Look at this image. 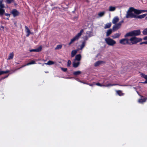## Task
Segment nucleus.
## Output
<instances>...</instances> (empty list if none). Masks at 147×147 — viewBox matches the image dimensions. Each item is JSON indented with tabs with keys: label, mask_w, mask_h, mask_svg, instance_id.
I'll list each match as a JSON object with an SVG mask.
<instances>
[{
	"label": "nucleus",
	"mask_w": 147,
	"mask_h": 147,
	"mask_svg": "<svg viewBox=\"0 0 147 147\" xmlns=\"http://www.w3.org/2000/svg\"><path fill=\"white\" fill-rule=\"evenodd\" d=\"M84 32L83 29L81 30L80 32L78 33L75 37L71 39V41L73 43L75 41L77 40L81 36Z\"/></svg>",
	"instance_id": "5"
},
{
	"label": "nucleus",
	"mask_w": 147,
	"mask_h": 147,
	"mask_svg": "<svg viewBox=\"0 0 147 147\" xmlns=\"http://www.w3.org/2000/svg\"><path fill=\"white\" fill-rule=\"evenodd\" d=\"M71 62L70 60H69L67 62V66L68 67H70L71 64Z\"/></svg>",
	"instance_id": "38"
},
{
	"label": "nucleus",
	"mask_w": 147,
	"mask_h": 147,
	"mask_svg": "<svg viewBox=\"0 0 147 147\" xmlns=\"http://www.w3.org/2000/svg\"><path fill=\"white\" fill-rule=\"evenodd\" d=\"M67 78V79H68V78Z\"/></svg>",
	"instance_id": "53"
},
{
	"label": "nucleus",
	"mask_w": 147,
	"mask_h": 147,
	"mask_svg": "<svg viewBox=\"0 0 147 147\" xmlns=\"http://www.w3.org/2000/svg\"><path fill=\"white\" fill-rule=\"evenodd\" d=\"M9 72V71L8 70H7L5 71H0V75H1V74H4L7 73Z\"/></svg>",
	"instance_id": "32"
},
{
	"label": "nucleus",
	"mask_w": 147,
	"mask_h": 147,
	"mask_svg": "<svg viewBox=\"0 0 147 147\" xmlns=\"http://www.w3.org/2000/svg\"><path fill=\"white\" fill-rule=\"evenodd\" d=\"M62 47V45H57V47L55 48V49H61Z\"/></svg>",
	"instance_id": "36"
},
{
	"label": "nucleus",
	"mask_w": 147,
	"mask_h": 147,
	"mask_svg": "<svg viewBox=\"0 0 147 147\" xmlns=\"http://www.w3.org/2000/svg\"><path fill=\"white\" fill-rule=\"evenodd\" d=\"M76 80L79 82H82L79 80L78 79H76Z\"/></svg>",
	"instance_id": "47"
},
{
	"label": "nucleus",
	"mask_w": 147,
	"mask_h": 147,
	"mask_svg": "<svg viewBox=\"0 0 147 147\" xmlns=\"http://www.w3.org/2000/svg\"><path fill=\"white\" fill-rule=\"evenodd\" d=\"M143 39L144 40H147V36L144 37L143 38Z\"/></svg>",
	"instance_id": "45"
},
{
	"label": "nucleus",
	"mask_w": 147,
	"mask_h": 147,
	"mask_svg": "<svg viewBox=\"0 0 147 147\" xmlns=\"http://www.w3.org/2000/svg\"><path fill=\"white\" fill-rule=\"evenodd\" d=\"M140 75L142 77L144 78L146 80H147V75H145L142 73H141Z\"/></svg>",
	"instance_id": "27"
},
{
	"label": "nucleus",
	"mask_w": 147,
	"mask_h": 147,
	"mask_svg": "<svg viewBox=\"0 0 147 147\" xmlns=\"http://www.w3.org/2000/svg\"><path fill=\"white\" fill-rule=\"evenodd\" d=\"M145 12H147V10H145Z\"/></svg>",
	"instance_id": "50"
},
{
	"label": "nucleus",
	"mask_w": 147,
	"mask_h": 147,
	"mask_svg": "<svg viewBox=\"0 0 147 147\" xmlns=\"http://www.w3.org/2000/svg\"><path fill=\"white\" fill-rule=\"evenodd\" d=\"M80 62L79 61L76 62V61H74L73 62V67H77L80 65Z\"/></svg>",
	"instance_id": "13"
},
{
	"label": "nucleus",
	"mask_w": 147,
	"mask_h": 147,
	"mask_svg": "<svg viewBox=\"0 0 147 147\" xmlns=\"http://www.w3.org/2000/svg\"><path fill=\"white\" fill-rule=\"evenodd\" d=\"M48 72H46V73H48Z\"/></svg>",
	"instance_id": "54"
},
{
	"label": "nucleus",
	"mask_w": 147,
	"mask_h": 147,
	"mask_svg": "<svg viewBox=\"0 0 147 147\" xmlns=\"http://www.w3.org/2000/svg\"><path fill=\"white\" fill-rule=\"evenodd\" d=\"M143 44H147V41H145V42H141L140 43V45H142Z\"/></svg>",
	"instance_id": "40"
},
{
	"label": "nucleus",
	"mask_w": 147,
	"mask_h": 147,
	"mask_svg": "<svg viewBox=\"0 0 147 147\" xmlns=\"http://www.w3.org/2000/svg\"><path fill=\"white\" fill-rule=\"evenodd\" d=\"M124 22V21L123 20H121L120 22H119V23L120 24V25H121L122 23H123Z\"/></svg>",
	"instance_id": "42"
},
{
	"label": "nucleus",
	"mask_w": 147,
	"mask_h": 147,
	"mask_svg": "<svg viewBox=\"0 0 147 147\" xmlns=\"http://www.w3.org/2000/svg\"><path fill=\"white\" fill-rule=\"evenodd\" d=\"M5 15L6 16L9 17L10 14L8 13H5Z\"/></svg>",
	"instance_id": "44"
},
{
	"label": "nucleus",
	"mask_w": 147,
	"mask_h": 147,
	"mask_svg": "<svg viewBox=\"0 0 147 147\" xmlns=\"http://www.w3.org/2000/svg\"><path fill=\"white\" fill-rule=\"evenodd\" d=\"M112 30L111 29H110L108 30L106 32V36H108L110 35L112 33Z\"/></svg>",
	"instance_id": "19"
},
{
	"label": "nucleus",
	"mask_w": 147,
	"mask_h": 147,
	"mask_svg": "<svg viewBox=\"0 0 147 147\" xmlns=\"http://www.w3.org/2000/svg\"><path fill=\"white\" fill-rule=\"evenodd\" d=\"M115 24L113 27V30L116 31L121 27V25H120V24L118 23Z\"/></svg>",
	"instance_id": "8"
},
{
	"label": "nucleus",
	"mask_w": 147,
	"mask_h": 147,
	"mask_svg": "<svg viewBox=\"0 0 147 147\" xmlns=\"http://www.w3.org/2000/svg\"><path fill=\"white\" fill-rule=\"evenodd\" d=\"M95 84L98 86H104V87H110L113 86H115L116 85H118V84H107L106 83L104 82L103 84H101L99 83H96Z\"/></svg>",
	"instance_id": "7"
},
{
	"label": "nucleus",
	"mask_w": 147,
	"mask_h": 147,
	"mask_svg": "<svg viewBox=\"0 0 147 147\" xmlns=\"http://www.w3.org/2000/svg\"><path fill=\"white\" fill-rule=\"evenodd\" d=\"M119 17L117 16H115L113 19L112 23L113 24H115L119 21Z\"/></svg>",
	"instance_id": "14"
},
{
	"label": "nucleus",
	"mask_w": 147,
	"mask_h": 147,
	"mask_svg": "<svg viewBox=\"0 0 147 147\" xmlns=\"http://www.w3.org/2000/svg\"><path fill=\"white\" fill-rule=\"evenodd\" d=\"M105 14L104 12H100L98 13V16L99 17H101L103 16Z\"/></svg>",
	"instance_id": "31"
},
{
	"label": "nucleus",
	"mask_w": 147,
	"mask_h": 147,
	"mask_svg": "<svg viewBox=\"0 0 147 147\" xmlns=\"http://www.w3.org/2000/svg\"><path fill=\"white\" fill-rule=\"evenodd\" d=\"M146 100H147V97L142 96L141 98L138 100V102L141 104H143L146 102Z\"/></svg>",
	"instance_id": "9"
},
{
	"label": "nucleus",
	"mask_w": 147,
	"mask_h": 147,
	"mask_svg": "<svg viewBox=\"0 0 147 147\" xmlns=\"http://www.w3.org/2000/svg\"><path fill=\"white\" fill-rule=\"evenodd\" d=\"M105 40L107 44L110 46H113L116 44V42L110 37L105 38Z\"/></svg>",
	"instance_id": "4"
},
{
	"label": "nucleus",
	"mask_w": 147,
	"mask_h": 147,
	"mask_svg": "<svg viewBox=\"0 0 147 147\" xmlns=\"http://www.w3.org/2000/svg\"><path fill=\"white\" fill-rule=\"evenodd\" d=\"M81 59V55L80 54H78L75 57V59L74 61H79Z\"/></svg>",
	"instance_id": "16"
},
{
	"label": "nucleus",
	"mask_w": 147,
	"mask_h": 147,
	"mask_svg": "<svg viewBox=\"0 0 147 147\" xmlns=\"http://www.w3.org/2000/svg\"><path fill=\"white\" fill-rule=\"evenodd\" d=\"M13 57V52L11 53H9L8 59L10 60L12 59Z\"/></svg>",
	"instance_id": "23"
},
{
	"label": "nucleus",
	"mask_w": 147,
	"mask_h": 147,
	"mask_svg": "<svg viewBox=\"0 0 147 147\" xmlns=\"http://www.w3.org/2000/svg\"><path fill=\"white\" fill-rule=\"evenodd\" d=\"M146 18H147V16L146 17Z\"/></svg>",
	"instance_id": "55"
},
{
	"label": "nucleus",
	"mask_w": 147,
	"mask_h": 147,
	"mask_svg": "<svg viewBox=\"0 0 147 147\" xmlns=\"http://www.w3.org/2000/svg\"><path fill=\"white\" fill-rule=\"evenodd\" d=\"M82 83H83L84 84H88V83H85V82H82Z\"/></svg>",
	"instance_id": "49"
},
{
	"label": "nucleus",
	"mask_w": 147,
	"mask_h": 147,
	"mask_svg": "<svg viewBox=\"0 0 147 147\" xmlns=\"http://www.w3.org/2000/svg\"><path fill=\"white\" fill-rule=\"evenodd\" d=\"M116 9V7L113 6H110L109 7V11H114Z\"/></svg>",
	"instance_id": "24"
},
{
	"label": "nucleus",
	"mask_w": 147,
	"mask_h": 147,
	"mask_svg": "<svg viewBox=\"0 0 147 147\" xmlns=\"http://www.w3.org/2000/svg\"><path fill=\"white\" fill-rule=\"evenodd\" d=\"M138 14H139L140 13H142V12H145V10H140L138 9Z\"/></svg>",
	"instance_id": "37"
},
{
	"label": "nucleus",
	"mask_w": 147,
	"mask_h": 147,
	"mask_svg": "<svg viewBox=\"0 0 147 147\" xmlns=\"http://www.w3.org/2000/svg\"><path fill=\"white\" fill-rule=\"evenodd\" d=\"M30 52H33V51H34V52H36V49H32V50H31L30 51Z\"/></svg>",
	"instance_id": "43"
},
{
	"label": "nucleus",
	"mask_w": 147,
	"mask_h": 147,
	"mask_svg": "<svg viewBox=\"0 0 147 147\" xmlns=\"http://www.w3.org/2000/svg\"><path fill=\"white\" fill-rule=\"evenodd\" d=\"M111 25V22L109 23H107L106 24H105L104 26V28L107 29L109 28Z\"/></svg>",
	"instance_id": "18"
},
{
	"label": "nucleus",
	"mask_w": 147,
	"mask_h": 147,
	"mask_svg": "<svg viewBox=\"0 0 147 147\" xmlns=\"http://www.w3.org/2000/svg\"><path fill=\"white\" fill-rule=\"evenodd\" d=\"M25 31L26 33V36L27 37L29 36L31 34L30 30H29L28 28L26 26H25Z\"/></svg>",
	"instance_id": "11"
},
{
	"label": "nucleus",
	"mask_w": 147,
	"mask_h": 147,
	"mask_svg": "<svg viewBox=\"0 0 147 147\" xmlns=\"http://www.w3.org/2000/svg\"><path fill=\"white\" fill-rule=\"evenodd\" d=\"M54 63L53 61H49L47 63H45L44 64H42V65L43 66L44 64L47 65H53Z\"/></svg>",
	"instance_id": "20"
},
{
	"label": "nucleus",
	"mask_w": 147,
	"mask_h": 147,
	"mask_svg": "<svg viewBox=\"0 0 147 147\" xmlns=\"http://www.w3.org/2000/svg\"><path fill=\"white\" fill-rule=\"evenodd\" d=\"M11 13L13 15L14 17L18 16L19 14V12L15 9H13Z\"/></svg>",
	"instance_id": "10"
},
{
	"label": "nucleus",
	"mask_w": 147,
	"mask_h": 147,
	"mask_svg": "<svg viewBox=\"0 0 147 147\" xmlns=\"http://www.w3.org/2000/svg\"><path fill=\"white\" fill-rule=\"evenodd\" d=\"M85 42H82L81 45L80 46V50H82L83 49V48L84 47V46H85Z\"/></svg>",
	"instance_id": "33"
},
{
	"label": "nucleus",
	"mask_w": 147,
	"mask_h": 147,
	"mask_svg": "<svg viewBox=\"0 0 147 147\" xmlns=\"http://www.w3.org/2000/svg\"><path fill=\"white\" fill-rule=\"evenodd\" d=\"M16 63L17 64H19V63Z\"/></svg>",
	"instance_id": "52"
},
{
	"label": "nucleus",
	"mask_w": 147,
	"mask_h": 147,
	"mask_svg": "<svg viewBox=\"0 0 147 147\" xmlns=\"http://www.w3.org/2000/svg\"><path fill=\"white\" fill-rule=\"evenodd\" d=\"M81 71H76L73 72V74L75 76H77L78 75H79L80 74H81Z\"/></svg>",
	"instance_id": "26"
},
{
	"label": "nucleus",
	"mask_w": 147,
	"mask_h": 147,
	"mask_svg": "<svg viewBox=\"0 0 147 147\" xmlns=\"http://www.w3.org/2000/svg\"><path fill=\"white\" fill-rule=\"evenodd\" d=\"M87 84L89 85L90 86H92L93 85H95V83H94L93 84H89L88 83Z\"/></svg>",
	"instance_id": "41"
},
{
	"label": "nucleus",
	"mask_w": 147,
	"mask_h": 147,
	"mask_svg": "<svg viewBox=\"0 0 147 147\" xmlns=\"http://www.w3.org/2000/svg\"><path fill=\"white\" fill-rule=\"evenodd\" d=\"M36 64V63H35V61H32L31 62H30L27 63L25 65H24L20 67L18 69H20L21 68H22V67H25V66H26V65H30L33 64Z\"/></svg>",
	"instance_id": "15"
},
{
	"label": "nucleus",
	"mask_w": 147,
	"mask_h": 147,
	"mask_svg": "<svg viewBox=\"0 0 147 147\" xmlns=\"http://www.w3.org/2000/svg\"><path fill=\"white\" fill-rule=\"evenodd\" d=\"M117 93L120 96H121L123 95V93L120 90L117 91Z\"/></svg>",
	"instance_id": "34"
},
{
	"label": "nucleus",
	"mask_w": 147,
	"mask_h": 147,
	"mask_svg": "<svg viewBox=\"0 0 147 147\" xmlns=\"http://www.w3.org/2000/svg\"><path fill=\"white\" fill-rule=\"evenodd\" d=\"M142 40V39L141 38H138L136 37H132L129 39V45H131L136 44Z\"/></svg>",
	"instance_id": "3"
},
{
	"label": "nucleus",
	"mask_w": 147,
	"mask_h": 147,
	"mask_svg": "<svg viewBox=\"0 0 147 147\" xmlns=\"http://www.w3.org/2000/svg\"><path fill=\"white\" fill-rule=\"evenodd\" d=\"M121 86H126V85H120Z\"/></svg>",
	"instance_id": "51"
},
{
	"label": "nucleus",
	"mask_w": 147,
	"mask_h": 147,
	"mask_svg": "<svg viewBox=\"0 0 147 147\" xmlns=\"http://www.w3.org/2000/svg\"><path fill=\"white\" fill-rule=\"evenodd\" d=\"M143 84L147 83V80H146L144 82H142Z\"/></svg>",
	"instance_id": "46"
},
{
	"label": "nucleus",
	"mask_w": 147,
	"mask_h": 147,
	"mask_svg": "<svg viewBox=\"0 0 147 147\" xmlns=\"http://www.w3.org/2000/svg\"><path fill=\"white\" fill-rule=\"evenodd\" d=\"M138 9H134L133 7L129 8L127 10L126 15V18H134L136 17V14H138Z\"/></svg>",
	"instance_id": "1"
},
{
	"label": "nucleus",
	"mask_w": 147,
	"mask_h": 147,
	"mask_svg": "<svg viewBox=\"0 0 147 147\" xmlns=\"http://www.w3.org/2000/svg\"><path fill=\"white\" fill-rule=\"evenodd\" d=\"M42 49V46H40L39 47L36 49V52H40L41 50Z\"/></svg>",
	"instance_id": "30"
},
{
	"label": "nucleus",
	"mask_w": 147,
	"mask_h": 147,
	"mask_svg": "<svg viewBox=\"0 0 147 147\" xmlns=\"http://www.w3.org/2000/svg\"><path fill=\"white\" fill-rule=\"evenodd\" d=\"M127 37L120 40H119L120 43L123 45H129V38Z\"/></svg>",
	"instance_id": "6"
},
{
	"label": "nucleus",
	"mask_w": 147,
	"mask_h": 147,
	"mask_svg": "<svg viewBox=\"0 0 147 147\" xmlns=\"http://www.w3.org/2000/svg\"><path fill=\"white\" fill-rule=\"evenodd\" d=\"M3 0H0V8H4L5 7L4 5L2 3Z\"/></svg>",
	"instance_id": "25"
},
{
	"label": "nucleus",
	"mask_w": 147,
	"mask_h": 147,
	"mask_svg": "<svg viewBox=\"0 0 147 147\" xmlns=\"http://www.w3.org/2000/svg\"><path fill=\"white\" fill-rule=\"evenodd\" d=\"M142 33L144 35H147V28L144 30Z\"/></svg>",
	"instance_id": "35"
},
{
	"label": "nucleus",
	"mask_w": 147,
	"mask_h": 147,
	"mask_svg": "<svg viewBox=\"0 0 147 147\" xmlns=\"http://www.w3.org/2000/svg\"><path fill=\"white\" fill-rule=\"evenodd\" d=\"M147 15V13H145L143 15H140L139 16H137L136 15V17L139 19H142L144 18Z\"/></svg>",
	"instance_id": "17"
},
{
	"label": "nucleus",
	"mask_w": 147,
	"mask_h": 147,
	"mask_svg": "<svg viewBox=\"0 0 147 147\" xmlns=\"http://www.w3.org/2000/svg\"><path fill=\"white\" fill-rule=\"evenodd\" d=\"M121 34V33H118L114 34L111 36L112 38L113 39H116L119 38Z\"/></svg>",
	"instance_id": "12"
},
{
	"label": "nucleus",
	"mask_w": 147,
	"mask_h": 147,
	"mask_svg": "<svg viewBox=\"0 0 147 147\" xmlns=\"http://www.w3.org/2000/svg\"><path fill=\"white\" fill-rule=\"evenodd\" d=\"M103 63V62L102 61H98L95 63L94 65L95 66H97Z\"/></svg>",
	"instance_id": "22"
},
{
	"label": "nucleus",
	"mask_w": 147,
	"mask_h": 147,
	"mask_svg": "<svg viewBox=\"0 0 147 147\" xmlns=\"http://www.w3.org/2000/svg\"><path fill=\"white\" fill-rule=\"evenodd\" d=\"M61 70L64 71H66L67 70V69L66 68H61Z\"/></svg>",
	"instance_id": "39"
},
{
	"label": "nucleus",
	"mask_w": 147,
	"mask_h": 147,
	"mask_svg": "<svg viewBox=\"0 0 147 147\" xmlns=\"http://www.w3.org/2000/svg\"><path fill=\"white\" fill-rule=\"evenodd\" d=\"M3 8H0V15H3L5 12V10L3 9Z\"/></svg>",
	"instance_id": "29"
},
{
	"label": "nucleus",
	"mask_w": 147,
	"mask_h": 147,
	"mask_svg": "<svg viewBox=\"0 0 147 147\" xmlns=\"http://www.w3.org/2000/svg\"><path fill=\"white\" fill-rule=\"evenodd\" d=\"M141 32L140 30H133L127 33L124 36L125 37L129 36H137L140 34Z\"/></svg>",
	"instance_id": "2"
},
{
	"label": "nucleus",
	"mask_w": 147,
	"mask_h": 147,
	"mask_svg": "<svg viewBox=\"0 0 147 147\" xmlns=\"http://www.w3.org/2000/svg\"><path fill=\"white\" fill-rule=\"evenodd\" d=\"M78 51V50H74L72 51L71 53V57H74L75 55L77 53V51Z\"/></svg>",
	"instance_id": "21"
},
{
	"label": "nucleus",
	"mask_w": 147,
	"mask_h": 147,
	"mask_svg": "<svg viewBox=\"0 0 147 147\" xmlns=\"http://www.w3.org/2000/svg\"><path fill=\"white\" fill-rule=\"evenodd\" d=\"M5 2L7 4H10L14 2V0H6Z\"/></svg>",
	"instance_id": "28"
},
{
	"label": "nucleus",
	"mask_w": 147,
	"mask_h": 147,
	"mask_svg": "<svg viewBox=\"0 0 147 147\" xmlns=\"http://www.w3.org/2000/svg\"><path fill=\"white\" fill-rule=\"evenodd\" d=\"M73 42L71 41L69 43V45H70Z\"/></svg>",
	"instance_id": "48"
}]
</instances>
